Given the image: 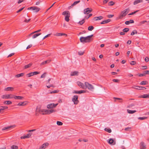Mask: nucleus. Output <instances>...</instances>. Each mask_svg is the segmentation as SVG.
I'll return each mask as SVG.
<instances>
[{"instance_id": "obj_1", "label": "nucleus", "mask_w": 149, "mask_h": 149, "mask_svg": "<svg viewBox=\"0 0 149 149\" xmlns=\"http://www.w3.org/2000/svg\"><path fill=\"white\" fill-rule=\"evenodd\" d=\"M56 107V104L51 103L48 104L47 106V108L49 109H53ZM36 112H39L42 114H49L52 113L55 111L52 109L49 110H41L40 108H37L36 110Z\"/></svg>"}, {"instance_id": "obj_2", "label": "nucleus", "mask_w": 149, "mask_h": 149, "mask_svg": "<svg viewBox=\"0 0 149 149\" xmlns=\"http://www.w3.org/2000/svg\"><path fill=\"white\" fill-rule=\"evenodd\" d=\"M93 35L88 36L86 37H81L80 38V41L81 42H89L91 41V38Z\"/></svg>"}, {"instance_id": "obj_3", "label": "nucleus", "mask_w": 149, "mask_h": 149, "mask_svg": "<svg viewBox=\"0 0 149 149\" xmlns=\"http://www.w3.org/2000/svg\"><path fill=\"white\" fill-rule=\"evenodd\" d=\"M63 15L65 16V20L67 22H68L70 20L69 17L70 16V13L68 11H65L63 12Z\"/></svg>"}, {"instance_id": "obj_4", "label": "nucleus", "mask_w": 149, "mask_h": 149, "mask_svg": "<svg viewBox=\"0 0 149 149\" xmlns=\"http://www.w3.org/2000/svg\"><path fill=\"white\" fill-rule=\"evenodd\" d=\"M85 88H87L89 90L92 91L94 88L93 86L91 84H89L87 82H85Z\"/></svg>"}, {"instance_id": "obj_5", "label": "nucleus", "mask_w": 149, "mask_h": 149, "mask_svg": "<svg viewBox=\"0 0 149 149\" xmlns=\"http://www.w3.org/2000/svg\"><path fill=\"white\" fill-rule=\"evenodd\" d=\"M127 9H126L122 11L121 14L119 16V18L120 19H122L123 17L125 16L128 13L127 12Z\"/></svg>"}, {"instance_id": "obj_6", "label": "nucleus", "mask_w": 149, "mask_h": 149, "mask_svg": "<svg viewBox=\"0 0 149 149\" xmlns=\"http://www.w3.org/2000/svg\"><path fill=\"white\" fill-rule=\"evenodd\" d=\"M78 97L77 95H75L73 96V97L72 98V101L74 102V104H76L79 102V101L78 100Z\"/></svg>"}, {"instance_id": "obj_7", "label": "nucleus", "mask_w": 149, "mask_h": 149, "mask_svg": "<svg viewBox=\"0 0 149 149\" xmlns=\"http://www.w3.org/2000/svg\"><path fill=\"white\" fill-rule=\"evenodd\" d=\"M1 98L3 99H9L13 98V95L11 94L8 95H4L1 96Z\"/></svg>"}, {"instance_id": "obj_8", "label": "nucleus", "mask_w": 149, "mask_h": 149, "mask_svg": "<svg viewBox=\"0 0 149 149\" xmlns=\"http://www.w3.org/2000/svg\"><path fill=\"white\" fill-rule=\"evenodd\" d=\"M49 144L48 143H46L43 144L40 148V149H45L47 147Z\"/></svg>"}, {"instance_id": "obj_9", "label": "nucleus", "mask_w": 149, "mask_h": 149, "mask_svg": "<svg viewBox=\"0 0 149 149\" xmlns=\"http://www.w3.org/2000/svg\"><path fill=\"white\" fill-rule=\"evenodd\" d=\"M135 86L137 88H135L134 87H131V88H134V89H137V90H145V89H146V88L145 87H143V86Z\"/></svg>"}, {"instance_id": "obj_10", "label": "nucleus", "mask_w": 149, "mask_h": 149, "mask_svg": "<svg viewBox=\"0 0 149 149\" xmlns=\"http://www.w3.org/2000/svg\"><path fill=\"white\" fill-rule=\"evenodd\" d=\"M32 10L34 11V12L37 13L40 10V9L36 6H33L32 7Z\"/></svg>"}, {"instance_id": "obj_11", "label": "nucleus", "mask_w": 149, "mask_h": 149, "mask_svg": "<svg viewBox=\"0 0 149 149\" xmlns=\"http://www.w3.org/2000/svg\"><path fill=\"white\" fill-rule=\"evenodd\" d=\"M140 148L141 149H146V146L143 142H141L140 144Z\"/></svg>"}, {"instance_id": "obj_12", "label": "nucleus", "mask_w": 149, "mask_h": 149, "mask_svg": "<svg viewBox=\"0 0 149 149\" xmlns=\"http://www.w3.org/2000/svg\"><path fill=\"white\" fill-rule=\"evenodd\" d=\"M92 11V10L91 8H88L84 9V14H88V13H87L88 12H91Z\"/></svg>"}, {"instance_id": "obj_13", "label": "nucleus", "mask_w": 149, "mask_h": 149, "mask_svg": "<svg viewBox=\"0 0 149 149\" xmlns=\"http://www.w3.org/2000/svg\"><path fill=\"white\" fill-rule=\"evenodd\" d=\"M77 84L81 88H82L83 89L86 88H85V86L83 84L81 83V82L78 81L77 82Z\"/></svg>"}, {"instance_id": "obj_14", "label": "nucleus", "mask_w": 149, "mask_h": 149, "mask_svg": "<svg viewBox=\"0 0 149 149\" xmlns=\"http://www.w3.org/2000/svg\"><path fill=\"white\" fill-rule=\"evenodd\" d=\"M8 107L6 106H1L0 107V113L3 112V110L7 109Z\"/></svg>"}, {"instance_id": "obj_15", "label": "nucleus", "mask_w": 149, "mask_h": 149, "mask_svg": "<svg viewBox=\"0 0 149 149\" xmlns=\"http://www.w3.org/2000/svg\"><path fill=\"white\" fill-rule=\"evenodd\" d=\"M103 18V17L102 16H100L96 17H94L93 19V20L95 21H97L98 20H101Z\"/></svg>"}, {"instance_id": "obj_16", "label": "nucleus", "mask_w": 149, "mask_h": 149, "mask_svg": "<svg viewBox=\"0 0 149 149\" xmlns=\"http://www.w3.org/2000/svg\"><path fill=\"white\" fill-rule=\"evenodd\" d=\"M31 135L30 134H28L26 135H24L21 137V139H25L26 138H28L30 137Z\"/></svg>"}, {"instance_id": "obj_17", "label": "nucleus", "mask_w": 149, "mask_h": 149, "mask_svg": "<svg viewBox=\"0 0 149 149\" xmlns=\"http://www.w3.org/2000/svg\"><path fill=\"white\" fill-rule=\"evenodd\" d=\"M111 21V19H107L106 20H105L102 22H101L100 23V24H105L107 23L108 22H110Z\"/></svg>"}, {"instance_id": "obj_18", "label": "nucleus", "mask_w": 149, "mask_h": 149, "mask_svg": "<svg viewBox=\"0 0 149 149\" xmlns=\"http://www.w3.org/2000/svg\"><path fill=\"white\" fill-rule=\"evenodd\" d=\"M50 61H51V60H46V61H44V62H42V63H41L40 64V65L41 66H42L44 64H46L48 63H49Z\"/></svg>"}, {"instance_id": "obj_19", "label": "nucleus", "mask_w": 149, "mask_h": 149, "mask_svg": "<svg viewBox=\"0 0 149 149\" xmlns=\"http://www.w3.org/2000/svg\"><path fill=\"white\" fill-rule=\"evenodd\" d=\"M139 97L144 98H149V94H145L143 95H142L140 96Z\"/></svg>"}, {"instance_id": "obj_20", "label": "nucleus", "mask_w": 149, "mask_h": 149, "mask_svg": "<svg viewBox=\"0 0 149 149\" xmlns=\"http://www.w3.org/2000/svg\"><path fill=\"white\" fill-rule=\"evenodd\" d=\"M78 72L77 71H74L72 72L71 73L70 75L71 76H74V75H78Z\"/></svg>"}, {"instance_id": "obj_21", "label": "nucleus", "mask_w": 149, "mask_h": 149, "mask_svg": "<svg viewBox=\"0 0 149 149\" xmlns=\"http://www.w3.org/2000/svg\"><path fill=\"white\" fill-rule=\"evenodd\" d=\"M13 98H14L15 99L18 100H22L24 98L23 97L19 96H16L14 97L13 96Z\"/></svg>"}, {"instance_id": "obj_22", "label": "nucleus", "mask_w": 149, "mask_h": 149, "mask_svg": "<svg viewBox=\"0 0 149 149\" xmlns=\"http://www.w3.org/2000/svg\"><path fill=\"white\" fill-rule=\"evenodd\" d=\"M108 143L109 144L112 145H114L115 144V142L113 144H112L114 143V140L111 138L109 139Z\"/></svg>"}, {"instance_id": "obj_23", "label": "nucleus", "mask_w": 149, "mask_h": 149, "mask_svg": "<svg viewBox=\"0 0 149 149\" xmlns=\"http://www.w3.org/2000/svg\"><path fill=\"white\" fill-rule=\"evenodd\" d=\"M5 90L6 91H13L14 90V88L12 87H8L5 88Z\"/></svg>"}, {"instance_id": "obj_24", "label": "nucleus", "mask_w": 149, "mask_h": 149, "mask_svg": "<svg viewBox=\"0 0 149 149\" xmlns=\"http://www.w3.org/2000/svg\"><path fill=\"white\" fill-rule=\"evenodd\" d=\"M143 0H136L134 1L133 3L134 5H136L139 3L143 2Z\"/></svg>"}, {"instance_id": "obj_25", "label": "nucleus", "mask_w": 149, "mask_h": 149, "mask_svg": "<svg viewBox=\"0 0 149 149\" xmlns=\"http://www.w3.org/2000/svg\"><path fill=\"white\" fill-rule=\"evenodd\" d=\"M80 2V0L77 1H74V3L70 6V7L71 8V7H72L74 6L75 5L77 4L78 3H79Z\"/></svg>"}, {"instance_id": "obj_26", "label": "nucleus", "mask_w": 149, "mask_h": 149, "mask_svg": "<svg viewBox=\"0 0 149 149\" xmlns=\"http://www.w3.org/2000/svg\"><path fill=\"white\" fill-rule=\"evenodd\" d=\"M24 75V73H20V74H18L16 75H15V77H16L18 78V77H22Z\"/></svg>"}, {"instance_id": "obj_27", "label": "nucleus", "mask_w": 149, "mask_h": 149, "mask_svg": "<svg viewBox=\"0 0 149 149\" xmlns=\"http://www.w3.org/2000/svg\"><path fill=\"white\" fill-rule=\"evenodd\" d=\"M56 36H67V35L64 33H56Z\"/></svg>"}, {"instance_id": "obj_28", "label": "nucleus", "mask_w": 149, "mask_h": 149, "mask_svg": "<svg viewBox=\"0 0 149 149\" xmlns=\"http://www.w3.org/2000/svg\"><path fill=\"white\" fill-rule=\"evenodd\" d=\"M41 34V33H37V34H34L33 35V36L32 38H35Z\"/></svg>"}, {"instance_id": "obj_29", "label": "nucleus", "mask_w": 149, "mask_h": 149, "mask_svg": "<svg viewBox=\"0 0 149 149\" xmlns=\"http://www.w3.org/2000/svg\"><path fill=\"white\" fill-rule=\"evenodd\" d=\"M3 103L7 104H12V102L10 101H6L4 102Z\"/></svg>"}, {"instance_id": "obj_30", "label": "nucleus", "mask_w": 149, "mask_h": 149, "mask_svg": "<svg viewBox=\"0 0 149 149\" xmlns=\"http://www.w3.org/2000/svg\"><path fill=\"white\" fill-rule=\"evenodd\" d=\"M127 111L128 113L130 114H132L136 112V110L132 111L130 110H127Z\"/></svg>"}, {"instance_id": "obj_31", "label": "nucleus", "mask_w": 149, "mask_h": 149, "mask_svg": "<svg viewBox=\"0 0 149 149\" xmlns=\"http://www.w3.org/2000/svg\"><path fill=\"white\" fill-rule=\"evenodd\" d=\"M32 65V64L31 63H30L28 65H26L24 66V68L26 69L30 67Z\"/></svg>"}, {"instance_id": "obj_32", "label": "nucleus", "mask_w": 149, "mask_h": 149, "mask_svg": "<svg viewBox=\"0 0 149 149\" xmlns=\"http://www.w3.org/2000/svg\"><path fill=\"white\" fill-rule=\"evenodd\" d=\"M148 84V82L147 81H141L140 84L141 85H144Z\"/></svg>"}, {"instance_id": "obj_33", "label": "nucleus", "mask_w": 149, "mask_h": 149, "mask_svg": "<svg viewBox=\"0 0 149 149\" xmlns=\"http://www.w3.org/2000/svg\"><path fill=\"white\" fill-rule=\"evenodd\" d=\"M12 127V126L6 127H4L2 129V130H8Z\"/></svg>"}, {"instance_id": "obj_34", "label": "nucleus", "mask_w": 149, "mask_h": 149, "mask_svg": "<svg viewBox=\"0 0 149 149\" xmlns=\"http://www.w3.org/2000/svg\"><path fill=\"white\" fill-rule=\"evenodd\" d=\"M147 22V21L146 20H144L140 22L139 24V26H141L143 24H144L145 22Z\"/></svg>"}, {"instance_id": "obj_35", "label": "nucleus", "mask_w": 149, "mask_h": 149, "mask_svg": "<svg viewBox=\"0 0 149 149\" xmlns=\"http://www.w3.org/2000/svg\"><path fill=\"white\" fill-rule=\"evenodd\" d=\"M12 149H18V147L17 146L13 145L11 147Z\"/></svg>"}, {"instance_id": "obj_36", "label": "nucleus", "mask_w": 149, "mask_h": 149, "mask_svg": "<svg viewBox=\"0 0 149 149\" xmlns=\"http://www.w3.org/2000/svg\"><path fill=\"white\" fill-rule=\"evenodd\" d=\"M104 130L109 133H111V130L109 128H105L104 129Z\"/></svg>"}, {"instance_id": "obj_37", "label": "nucleus", "mask_w": 149, "mask_h": 149, "mask_svg": "<svg viewBox=\"0 0 149 149\" xmlns=\"http://www.w3.org/2000/svg\"><path fill=\"white\" fill-rule=\"evenodd\" d=\"M129 31V29L128 28H125L123 29V32H127Z\"/></svg>"}, {"instance_id": "obj_38", "label": "nucleus", "mask_w": 149, "mask_h": 149, "mask_svg": "<svg viewBox=\"0 0 149 149\" xmlns=\"http://www.w3.org/2000/svg\"><path fill=\"white\" fill-rule=\"evenodd\" d=\"M137 32L136 30H134L131 33V35L132 36H133L135 34H137Z\"/></svg>"}, {"instance_id": "obj_39", "label": "nucleus", "mask_w": 149, "mask_h": 149, "mask_svg": "<svg viewBox=\"0 0 149 149\" xmlns=\"http://www.w3.org/2000/svg\"><path fill=\"white\" fill-rule=\"evenodd\" d=\"M93 29H94V27L93 26H90L88 27V30L89 31H91L92 30H93Z\"/></svg>"}, {"instance_id": "obj_40", "label": "nucleus", "mask_w": 149, "mask_h": 149, "mask_svg": "<svg viewBox=\"0 0 149 149\" xmlns=\"http://www.w3.org/2000/svg\"><path fill=\"white\" fill-rule=\"evenodd\" d=\"M114 4V3L113 1H111L109 2L108 5L109 6H112Z\"/></svg>"}, {"instance_id": "obj_41", "label": "nucleus", "mask_w": 149, "mask_h": 149, "mask_svg": "<svg viewBox=\"0 0 149 149\" xmlns=\"http://www.w3.org/2000/svg\"><path fill=\"white\" fill-rule=\"evenodd\" d=\"M84 20L85 19H83L81 21H80L79 22V23L80 25H82L85 22Z\"/></svg>"}, {"instance_id": "obj_42", "label": "nucleus", "mask_w": 149, "mask_h": 149, "mask_svg": "<svg viewBox=\"0 0 149 149\" xmlns=\"http://www.w3.org/2000/svg\"><path fill=\"white\" fill-rule=\"evenodd\" d=\"M113 99H115V101H116V100H121V101H120V102H122V98L114 97H113Z\"/></svg>"}, {"instance_id": "obj_43", "label": "nucleus", "mask_w": 149, "mask_h": 149, "mask_svg": "<svg viewBox=\"0 0 149 149\" xmlns=\"http://www.w3.org/2000/svg\"><path fill=\"white\" fill-rule=\"evenodd\" d=\"M147 118V117H139L138 119L140 120H143L144 119H146Z\"/></svg>"}, {"instance_id": "obj_44", "label": "nucleus", "mask_w": 149, "mask_h": 149, "mask_svg": "<svg viewBox=\"0 0 149 149\" xmlns=\"http://www.w3.org/2000/svg\"><path fill=\"white\" fill-rule=\"evenodd\" d=\"M56 124L58 125H62L63 123L60 121H57L56 122Z\"/></svg>"}, {"instance_id": "obj_45", "label": "nucleus", "mask_w": 149, "mask_h": 149, "mask_svg": "<svg viewBox=\"0 0 149 149\" xmlns=\"http://www.w3.org/2000/svg\"><path fill=\"white\" fill-rule=\"evenodd\" d=\"M33 74L32 72H31L30 73L27 74H26V76L28 77H30L33 76Z\"/></svg>"}, {"instance_id": "obj_46", "label": "nucleus", "mask_w": 149, "mask_h": 149, "mask_svg": "<svg viewBox=\"0 0 149 149\" xmlns=\"http://www.w3.org/2000/svg\"><path fill=\"white\" fill-rule=\"evenodd\" d=\"M24 102H19V103L18 104H17V105L19 106H22L24 105Z\"/></svg>"}, {"instance_id": "obj_47", "label": "nucleus", "mask_w": 149, "mask_h": 149, "mask_svg": "<svg viewBox=\"0 0 149 149\" xmlns=\"http://www.w3.org/2000/svg\"><path fill=\"white\" fill-rule=\"evenodd\" d=\"M139 11V10H137L135 11H134V12L131 13H130L129 14H128V15H133L136 13H137V12H138Z\"/></svg>"}, {"instance_id": "obj_48", "label": "nucleus", "mask_w": 149, "mask_h": 149, "mask_svg": "<svg viewBox=\"0 0 149 149\" xmlns=\"http://www.w3.org/2000/svg\"><path fill=\"white\" fill-rule=\"evenodd\" d=\"M38 33L37 32V31H35L31 33L30 34H29V37L31 36L34 33Z\"/></svg>"}, {"instance_id": "obj_49", "label": "nucleus", "mask_w": 149, "mask_h": 149, "mask_svg": "<svg viewBox=\"0 0 149 149\" xmlns=\"http://www.w3.org/2000/svg\"><path fill=\"white\" fill-rule=\"evenodd\" d=\"M46 86L48 88H49L50 87H54V86H53L52 85H46Z\"/></svg>"}, {"instance_id": "obj_50", "label": "nucleus", "mask_w": 149, "mask_h": 149, "mask_svg": "<svg viewBox=\"0 0 149 149\" xmlns=\"http://www.w3.org/2000/svg\"><path fill=\"white\" fill-rule=\"evenodd\" d=\"M32 73L33 75H36L40 73V72L37 71L34 72H32Z\"/></svg>"}, {"instance_id": "obj_51", "label": "nucleus", "mask_w": 149, "mask_h": 149, "mask_svg": "<svg viewBox=\"0 0 149 149\" xmlns=\"http://www.w3.org/2000/svg\"><path fill=\"white\" fill-rule=\"evenodd\" d=\"M136 63V62L135 61H131L130 62V64L132 65H134Z\"/></svg>"}, {"instance_id": "obj_52", "label": "nucleus", "mask_w": 149, "mask_h": 149, "mask_svg": "<svg viewBox=\"0 0 149 149\" xmlns=\"http://www.w3.org/2000/svg\"><path fill=\"white\" fill-rule=\"evenodd\" d=\"M24 8H25V7H22V8H21V9H20L18 10V11H17V13H18L19 12H20L22 10H23L24 9Z\"/></svg>"}, {"instance_id": "obj_53", "label": "nucleus", "mask_w": 149, "mask_h": 149, "mask_svg": "<svg viewBox=\"0 0 149 149\" xmlns=\"http://www.w3.org/2000/svg\"><path fill=\"white\" fill-rule=\"evenodd\" d=\"M30 20L31 19H29L28 20H27L26 19H25L24 22H25L28 23L30 21Z\"/></svg>"}, {"instance_id": "obj_54", "label": "nucleus", "mask_w": 149, "mask_h": 149, "mask_svg": "<svg viewBox=\"0 0 149 149\" xmlns=\"http://www.w3.org/2000/svg\"><path fill=\"white\" fill-rule=\"evenodd\" d=\"M85 92H86V91H85L84 90H81V91H79L78 92L79 93V94H81V93H85Z\"/></svg>"}, {"instance_id": "obj_55", "label": "nucleus", "mask_w": 149, "mask_h": 149, "mask_svg": "<svg viewBox=\"0 0 149 149\" xmlns=\"http://www.w3.org/2000/svg\"><path fill=\"white\" fill-rule=\"evenodd\" d=\"M45 74H46V73H44L43 74H42L40 77L41 78H45Z\"/></svg>"}, {"instance_id": "obj_56", "label": "nucleus", "mask_w": 149, "mask_h": 149, "mask_svg": "<svg viewBox=\"0 0 149 149\" xmlns=\"http://www.w3.org/2000/svg\"><path fill=\"white\" fill-rule=\"evenodd\" d=\"M138 75L139 77H141L145 76V74H139Z\"/></svg>"}, {"instance_id": "obj_57", "label": "nucleus", "mask_w": 149, "mask_h": 149, "mask_svg": "<svg viewBox=\"0 0 149 149\" xmlns=\"http://www.w3.org/2000/svg\"><path fill=\"white\" fill-rule=\"evenodd\" d=\"M149 60V59L148 57H147L145 58V61L146 62H148Z\"/></svg>"}, {"instance_id": "obj_58", "label": "nucleus", "mask_w": 149, "mask_h": 149, "mask_svg": "<svg viewBox=\"0 0 149 149\" xmlns=\"http://www.w3.org/2000/svg\"><path fill=\"white\" fill-rule=\"evenodd\" d=\"M147 68V67L146 66H142V69L143 70L146 69Z\"/></svg>"}, {"instance_id": "obj_59", "label": "nucleus", "mask_w": 149, "mask_h": 149, "mask_svg": "<svg viewBox=\"0 0 149 149\" xmlns=\"http://www.w3.org/2000/svg\"><path fill=\"white\" fill-rule=\"evenodd\" d=\"M119 81V80L118 79H113V81L116 82H118Z\"/></svg>"}, {"instance_id": "obj_60", "label": "nucleus", "mask_w": 149, "mask_h": 149, "mask_svg": "<svg viewBox=\"0 0 149 149\" xmlns=\"http://www.w3.org/2000/svg\"><path fill=\"white\" fill-rule=\"evenodd\" d=\"M50 34H48L47 35H46L45 36L44 38H43V40H44V39H45V38L48 37L49 36H50Z\"/></svg>"}, {"instance_id": "obj_61", "label": "nucleus", "mask_w": 149, "mask_h": 149, "mask_svg": "<svg viewBox=\"0 0 149 149\" xmlns=\"http://www.w3.org/2000/svg\"><path fill=\"white\" fill-rule=\"evenodd\" d=\"M113 16H114V15H108V17L109 18H110L112 17Z\"/></svg>"}, {"instance_id": "obj_62", "label": "nucleus", "mask_w": 149, "mask_h": 149, "mask_svg": "<svg viewBox=\"0 0 149 149\" xmlns=\"http://www.w3.org/2000/svg\"><path fill=\"white\" fill-rule=\"evenodd\" d=\"M130 22V23H133L134 22V20L132 19H130L129 21Z\"/></svg>"}, {"instance_id": "obj_63", "label": "nucleus", "mask_w": 149, "mask_h": 149, "mask_svg": "<svg viewBox=\"0 0 149 149\" xmlns=\"http://www.w3.org/2000/svg\"><path fill=\"white\" fill-rule=\"evenodd\" d=\"M109 0H104L103 1V3H106Z\"/></svg>"}, {"instance_id": "obj_64", "label": "nucleus", "mask_w": 149, "mask_h": 149, "mask_svg": "<svg viewBox=\"0 0 149 149\" xmlns=\"http://www.w3.org/2000/svg\"><path fill=\"white\" fill-rule=\"evenodd\" d=\"M125 24L127 25H128L130 24L129 21H126L125 22Z\"/></svg>"}]
</instances>
